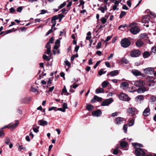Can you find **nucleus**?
I'll return each instance as SVG.
<instances>
[{"label":"nucleus","mask_w":156,"mask_h":156,"mask_svg":"<svg viewBox=\"0 0 156 156\" xmlns=\"http://www.w3.org/2000/svg\"><path fill=\"white\" fill-rule=\"evenodd\" d=\"M95 101H97L98 102H101L102 101V98L96 95H94L93 98L91 99V102L92 103H94L95 102Z\"/></svg>","instance_id":"obj_16"},{"label":"nucleus","mask_w":156,"mask_h":156,"mask_svg":"<svg viewBox=\"0 0 156 156\" xmlns=\"http://www.w3.org/2000/svg\"><path fill=\"white\" fill-rule=\"evenodd\" d=\"M119 72L117 70L112 71L110 73V75L112 76H117Z\"/></svg>","instance_id":"obj_22"},{"label":"nucleus","mask_w":156,"mask_h":156,"mask_svg":"<svg viewBox=\"0 0 156 156\" xmlns=\"http://www.w3.org/2000/svg\"><path fill=\"white\" fill-rule=\"evenodd\" d=\"M108 84V82L105 81L102 83L101 86L103 88H105L107 87Z\"/></svg>","instance_id":"obj_31"},{"label":"nucleus","mask_w":156,"mask_h":156,"mask_svg":"<svg viewBox=\"0 0 156 156\" xmlns=\"http://www.w3.org/2000/svg\"><path fill=\"white\" fill-rule=\"evenodd\" d=\"M118 113L117 112H115L113 113L111 115V116L113 117H114L116 116H117L118 115Z\"/></svg>","instance_id":"obj_55"},{"label":"nucleus","mask_w":156,"mask_h":156,"mask_svg":"<svg viewBox=\"0 0 156 156\" xmlns=\"http://www.w3.org/2000/svg\"><path fill=\"white\" fill-rule=\"evenodd\" d=\"M132 144L135 147L137 146L139 147H143L142 144L136 143H132Z\"/></svg>","instance_id":"obj_34"},{"label":"nucleus","mask_w":156,"mask_h":156,"mask_svg":"<svg viewBox=\"0 0 156 156\" xmlns=\"http://www.w3.org/2000/svg\"><path fill=\"white\" fill-rule=\"evenodd\" d=\"M101 42H99L97 44L96 48L97 49H99L100 48L101 46Z\"/></svg>","instance_id":"obj_48"},{"label":"nucleus","mask_w":156,"mask_h":156,"mask_svg":"<svg viewBox=\"0 0 156 156\" xmlns=\"http://www.w3.org/2000/svg\"><path fill=\"white\" fill-rule=\"evenodd\" d=\"M52 29L53 28H51V29L49 30L48 32L46 34V35L48 36L49 34L50 33H51L52 32Z\"/></svg>","instance_id":"obj_56"},{"label":"nucleus","mask_w":156,"mask_h":156,"mask_svg":"<svg viewBox=\"0 0 156 156\" xmlns=\"http://www.w3.org/2000/svg\"><path fill=\"white\" fill-rule=\"evenodd\" d=\"M45 48H47V50L45 51L46 52H45L44 53L47 54L49 56H51L52 55V53L51 52V45H46L45 46Z\"/></svg>","instance_id":"obj_12"},{"label":"nucleus","mask_w":156,"mask_h":156,"mask_svg":"<svg viewBox=\"0 0 156 156\" xmlns=\"http://www.w3.org/2000/svg\"><path fill=\"white\" fill-rule=\"evenodd\" d=\"M143 42L140 40H138L136 41V45L138 47H141L143 44Z\"/></svg>","instance_id":"obj_28"},{"label":"nucleus","mask_w":156,"mask_h":156,"mask_svg":"<svg viewBox=\"0 0 156 156\" xmlns=\"http://www.w3.org/2000/svg\"><path fill=\"white\" fill-rule=\"evenodd\" d=\"M66 5V3L65 2H64L63 3L61 4L60 6L58 7V8H59V9H61L64 6H65Z\"/></svg>","instance_id":"obj_46"},{"label":"nucleus","mask_w":156,"mask_h":156,"mask_svg":"<svg viewBox=\"0 0 156 156\" xmlns=\"http://www.w3.org/2000/svg\"><path fill=\"white\" fill-rule=\"evenodd\" d=\"M136 98L137 100H142L144 99V96L142 95H139L137 96L136 97Z\"/></svg>","instance_id":"obj_35"},{"label":"nucleus","mask_w":156,"mask_h":156,"mask_svg":"<svg viewBox=\"0 0 156 156\" xmlns=\"http://www.w3.org/2000/svg\"><path fill=\"white\" fill-rule=\"evenodd\" d=\"M122 62L126 64H128L129 62L128 60L124 58H122Z\"/></svg>","instance_id":"obj_40"},{"label":"nucleus","mask_w":156,"mask_h":156,"mask_svg":"<svg viewBox=\"0 0 156 156\" xmlns=\"http://www.w3.org/2000/svg\"><path fill=\"white\" fill-rule=\"evenodd\" d=\"M156 101V97L152 96L150 98V101L151 102H154Z\"/></svg>","instance_id":"obj_41"},{"label":"nucleus","mask_w":156,"mask_h":156,"mask_svg":"<svg viewBox=\"0 0 156 156\" xmlns=\"http://www.w3.org/2000/svg\"><path fill=\"white\" fill-rule=\"evenodd\" d=\"M64 63L66 65L68 66V68H69L71 66V64L70 62L67 60L64 61Z\"/></svg>","instance_id":"obj_44"},{"label":"nucleus","mask_w":156,"mask_h":156,"mask_svg":"<svg viewBox=\"0 0 156 156\" xmlns=\"http://www.w3.org/2000/svg\"><path fill=\"white\" fill-rule=\"evenodd\" d=\"M135 153L137 156H145V153L141 148H137L135 150Z\"/></svg>","instance_id":"obj_3"},{"label":"nucleus","mask_w":156,"mask_h":156,"mask_svg":"<svg viewBox=\"0 0 156 156\" xmlns=\"http://www.w3.org/2000/svg\"><path fill=\"white\" fill-rule=\"evenodd\" d=\"M113 101V100L112 98L107 99L102 102L101 104V106H108Z\"/></svg>","instance_id":"obj_8"},{"label":"nucleus","mask_w":156,"mask_h":156,"mask_svg":"<svg viewBox=\"0 0 156 156\" xmlns=\"http://www.w3.org/2000/svg\"><path fill=\"white\" fill-rule=\"evenodd\" d=\"M26 149L25 147H24L23 145H19L18 147V150L20 151L22 150H25Z\"/></svg>","instance_id":"obj_43"},{"label":"nucleus","mask_w":156,"mask_h":156,"mask_svg":"<svg viewBox=\"0 0 156 156\" xmlns=\"http://www.w3.org/2000/svg\"><path fill=\"white\" fill-rule=\"evenodd\" d=\"M53 40H54V38H53V37H51L50 38V39L49 40V41L47 43V44L46 45H50V43H52L53 42Z\"/></svg>","instance_id":"obj_42"},{"label":"nucleus","mask_w":156,"mask_h":156,"mask_svg":"<svg viewBox=\"0 0 156 156\" xmlns=\"http://www.w3.org/2000/svg\"><path fill=\"white\" fill-rule=\"evenodd\" d=\"M104 90L103 88H98L96 90L95 93L96 94L103 93Z\"/></svg>","instance_id":"obj_26"},{"label":"nucleus","mask_w":156,"mask_h":156,"mask_svg":"<svg viewBox=\"0 0 156 156\" xmlns=\"http://www.w3.org/2000/svg\"><path fill=\"white\" fill-rule=\"evenodd\" d=\"M107 19L105 18V17H102L101 19V21L102 24H105L107 21Z\"/></svg>","instance_id":"obj_38"},{"label":"nucleus","mask_w":156,"mask_h":156,"mask_svg":"<svg viewBox=\"0 0 156 156\" xmlns=\"http://www.w3.org/2000/svg\"><path fill=\"white\" fill-rule=\"evenodd\" d=\"M132 73L133 75L136 76H143V74L138 70L133 69L132 70Z\"/></svg>","instance_id":"obj_13"},{"label":"nucleus","mask_w":156,"mask_h":156,"mask_svg":"<svg viewBox=\"0 0 156 156\" xmlns=\"http://www.w3.org/2000/svg\"><path fill=\"white\" fill-rule=\"evenodd\" d=\"M150 17L148 15L144 16L142 20V22L143 23H148L149 21Z\"/></svg>","instance_id":"obj_17"},{"label":"nucleus","mask_w":156,"mask_h":156,"mask_svg":"<svg viewBox=\"0 0 156 156\" xmlns=\"http://www.w3.org/2000/svg\"><path fill=\"white\" fill-rule=\"evenodd\" d=\"M151 53L152 54V53L154 54L156 53V47H154L152 48Z\"/></svg>","instance_id":"obj_45"},{"label":"nucleus","mask_w":156,"mask_h":156,"mask_svg":"<svg viewBox=\"0 0 156 156\" xmlns=\"http://www.w3.org/2000/svg\"><path fill=\"white\" fill-rule=\"evenodd\" d=\"M101 112L100 110H98L93 112L92 115L94 116H99L101 114Z\"/></svg>","instance_id":"obj_18"},{"label":"nucleus","mask_w":156,"mask_h":156,"mask_svg":"<svg viewBox=\"0 0 156 156\" xmlns=\"http://www.w3.org/2000/svg\"><path fill=\"white\" fill-rule=\"evenodd\" d=\"M124 121V118L120 117L116 118L114 120V123L118 125L122 124Z\"/></svg>","instance_id":"obj_9"},{"label":"nucleus","mask_w":156,"mask_h":156,"mask_svg":"<svg viewBox=\"0 0 156 156\" xmlns=\"http://www.w3.org/2000/svg\"><path fill=\"white\" fill-rule=\"evenodd\" d=\"M5 134L2 130H0V136H4Z\"/></svg>","instance_id":"obj_61"},{"label":"nucleus","mask_w":156,"mask_h":156,"mask_svg":"<svg viewBox=\"0 0 156 156\" xmlns=\"http://www.w3.org/2000/svg\"><path fill=\"white\" fill-rule=\"evenodd\" d=\"M14 29V28H13L12 29L8 30H6L5 31V33L4 34V35H5L6 34H8L9 33H11L13 31V30Z\"/></svg>","instance_id":"obj_50"},{"label":"nucleus","mask_w":156,"mask_h":156,"mask_svg":"<svg viewBox=\"0 0 156 156\" xmlns=\"http://www.w3.org/2000/svg\"><path fill=\"white\" fill-rule=\"evenodd\" d=\"M80 4L79 5V6H80L81 5H84L85 2L83 1V0H80Z\"/></svg>","instance_id":"obj_54"},{"label":"nucleus","mask_w":156,"mask_h":156,"mask_svg":"<svg viewBox=\"0 0 156 156\" xmlns=\"http://www.w3.org/2000/svg\"><path fill=\"white\" fill-rule=\"evenodd\" d=\"M141 54V52L139 50H134L131 51L130 55L133 57H137L139 56Z\"/></svg>","instance_id":"obj_4"},{"label":"nucleus","mask_w":156,"mask_h":156,"mask_svg":"<svg viewBox=\"0 0 156 156\" xmlns=\"http://www.w3.org/2000/svg\"><path fill=\"white\" fill-rule=\"evenodd\" d=\"M86 108L88 111H91L93 110L94 107L91 105H88L87 106Z\"/></svg>","instance_id":"obj_27"},{"label":"nucleus","mask_w":156,"mask_h":156,"mask_svg":"<svg viewBox=\"0 0 156 156\" xmlns=\"http://www.w3.org/2000/svg\"><path fill=\"white\" fill-rule=\"evenodd\" d=\"M67 92V90L66 89V87L65 86H64L63 88L62 89V94L63 93H66Z\"/></svg>","instance_id":"obj_51"},{"label":"nucleus","mask_w":156,"mask_h":156,"mask_svg":"<svg viewBox=\"0 0 156 156\" xmlns=\"http://www.w3.org/2000/svg\"><path fill=\"white\" fill-rule=\"evenodd\" d=\"M62 106L63 108L65 109L68 108L67 104L66 103H64L63 104Z\"/></svg>","instance_id":"obj_60"},{"label":"nucleus","mask_w":156,"mask_h":156,"mask_svg":"<svg viewBox=\"0 0 156 156\" xmlns=\"http://www.w3.org/2000/svg\"><path fill=\"white\" fill-rule=\"evenodd\" d=\"M41 12L40 13V14H44L47 12V11L45 10L44 9H43L41 11Z\"/></svg>","instance_id":"obj_58"},{"label":"nucleus","mask_w":156,"mask_h":156,"mask_svg":"<svg viewBox=\"0 0 156 156\" xmlns=\"http://www.w3.org/2000/svg\"><path fill=\"white\" fill-rule=\"evenodd\" d=\"M57 16V17L58 18V19H59V22H60L62 18L64 17V15L62 14H59L58 15H56Z\"/></svg>","instance_id":"obj_36"},{"label":"nucleus","mask_w":156,"mask_h":156,"mask_svg":"<svg viewBox=\"0 0 156 156\" xmlns=\"http://www.w3.org/2000/svg\"><path fill=\"white\" fill-rule=\"evenodd\" d=\"M154 71V68L152 67H148L144 69V73L146 74H151Z\"/></svg>","instance_id":"obj_10"},{"label":"nucleus","mask_w":156,"mask_h":156,"mask_svg":"<svg viewBox=\"0 0 156 156\" xmlns=\"http://www.w3.org/2000/svg\"><path fill=\"white\" fill-rule=\"evenodd\" d=\"M38 122L39 124L41 126H44L48 125V122L47 121L43 119L39 120Z\"/></svg>","instance_id":"obj_19"},{"label":"nucleus","mask_w":156,"mask_h":156,"mask_svg":"<svg viewBox=\"0 0 156 156\" xmlns=\"http://www.w3.org/2000/svg\"><path fill=\"white\" fill-rule=\"evenodd\" d=\"M98 10H100L102 13H104L105 11L107 9V6L106 5L104 6L103 7L101 6L98 9Z\"/></svg>","instance_id":"obj_23"},{"label":"nucleus","mask_w":156,"mask_h":156,"mask_svg":"<svg viewBox=\"0 0 156 156\" xmlns=\"http://www.w3.org/2000/svg\"><path fill=\"white\" fill-rule=\"evenodd\" d=\"M120 99L126 101H128L130 100L128 95L124 93H121L119 95Z\"/></svg>","instance_id":"obj_5"},{"label":"nucleus","mask_w":156,"mask_h":156,"mask_svg":"<svg viewBox=\"0 0 156 156\" xmlns=\"http://www.w3.org/2000/svg\"><path fill=\"white\" fill-rule=\"evenodd\" d=\"M140 37L141 39H144V40H147L148 37L147 34H141L140 35Z\"/></svg>","instance_id":"obj_25"},{"label":"nucleus","mask_w":156,"mask_h":156,"mask_svg":"<svg viewBox=\"0 0 156 156\" xmlns=\"http://www.w3.org/2000/svg\"><path fill=\"white\" fill-rule=\"evenodd\" d=\"M19 122L18 120H16L15 121V123L9 126V128L11 130H13L15 128H16L18 126L19 124Z\"/></svg>","instance_id":"obj_20"},{"label":"nucleus","mask_w":156,"mask_h":156,"mask_svg":"<svg viewBox=\"0 0 156 156\" xmlns=\"http://www.w3.org/2000/svg\"><path fill=\"white\" fill-rule=\"evenodd\" d=\"M51 56H47L45 55H44L43 56V59L47 61H49L50 60Z\"/></svg>","instance_id":"obj_30"},{"label":"nucleus","mask_w":156,"mask_h":156,"mask_svg":"<svg viewBox=\"0 0 156 156\" xmlns=\"http://www.w3.org/2000/svg\"><path fill=\"white\" fill-rule=\"evenodd\" d=\"M101 62V61H98L94 66V69H96Z\"/></svg>","instance_id":"obj_52"},{"label":"nucleus","mask_w":156,"mask_h":156,"mask_svg":"<svg viewBox=\"0 0 156 156\" xmlns=\"http://www.w3.org/2000/svg\"><path fill=\"white\" fill-rule=\"evenodd\" d=\"M129 84L128 83L126 82H122L120 85V87L122 88L123 89H124L125 87L128 86Z\"/></svg>","instance_id":"obj_24"},{"label":"nucleus","mask_w":156,"mask_h":156,"mask_svg":"<svg viewBox=\"0 0 156 156\" xmlns=\"http://www.w3.org/2000/svg\"><path fill=\"white\" fill-rule=\"evenodd\" d=\"M128 112L131 115H133L137 114V110L134 107L129 108L127 109Z\"/></svg>","instance_id":"obj_7"},{"label":"nucleus","mask_w":156,"mask_h":156,"mask_svg":"<svg viewBox=\"0 0 156 156\" xmlns=\"http://www.w3.org/2000/svg\"><path fill=\"white\" fill-rule=\"evenodd\" d=\"M105 64L106 66L108 67H111L109 63L108 62H105Z\"/></svg>","instance_id":"obj_62"},{"label":"nucleus","mask_w":156,"mask_h":156,"mask_svg":"<svg viewBox=\"0 0 156 156\" xmlns=\"http://www.w3.org/2000/svg\"><path fill=\"white\" fill-rule=\"evenodd\" d=\"M148 89H147L144 86L139 87L137 90V92L138 93H143L144 92L148 91Z\"/></svg>","instance_id":"obj_11"},{"label":"nucleus","mask_w":156,"mask_h":156,"mask_svg":"<svg viewBox=\"0 0 156 156\" xmlns=\"http://www.w3.org/2000/svg\"><path fill=\"white\" fill-rule=\"evenodd\" d=\"M134 84L136 86L140 87H144L145 84V82L142 80H138L134 82Z\"/></svg>","instance_id":"obj_6"},{"label":"nucleus","mask_w":156,"mask_h":156,"mask_svg":"<svg viewBox=\"0 0 156 156\" xmlns=\"http://www.w3.org/2000/svg\"><path fill=\"white\" fill-rule=\"evenodd\" d=\"M150 55L149 53L148 52L145 51L143 55V57L144 58H146Z\"/></svg>","instance_id":"obj_32"},{"label":"nucleus","mask_w":156,"mask_h":156,"mask_svg":"<svg viewBox=\"0 0 156 156\" xmlns=\"http://www.w3.org/2000/svg\"><path fill=\"white\" fill-rule=\"evenodd\" d=\"M58 19V18L57 17V16L55 15L53 16L51 19V23L52 25L51 26L52 28L54 27L56 24V20Z\"/></svg>","instance_id":"obj_15"},{"label":"nucleus","mask_w":156,"mask_h":156,"mask_svg":"<svg viewBox=\"0 0 156 156\" xmlns=\"http://www.w3.org/2000/svg\"><path fill=\"white\" fill-rule=\"evenodd\" d=\"M131 42L130 41L126 38H124L121 41V46L124 48L128 47L130 44Z\"/></svg>","instance_id":"obj_2"},{"label":"nucleus","mask_w":156,"mask_h":156,"mask_svg":"<svg viewBox=\"0 0 156 156\" xmlns=\"http://www.w3.org/2000/svg\"><path fill=\"white\" fill-rule=\"evenodd\" d=\"M23 9V8L21 6L19 7L17 9V11L18 12H21Z\"/></svg>","instance_id":"obj_59"},{"label":"nucleus","mask_w":156,"mask_h":156,"mask_svg":"<svg viewBox=\"0 0 156 156\" xmlns=\"http://www.w3.org/2000/svg\"><path fill=\"white\" fill-rule=\"evenodd\" d=\"M127 125L126 124H124L123 127V129L125 133L127 132Z\"/></svg>","instance_id":"obj_37"},{"label":"nucleus","mask_w":156,"mask_h":156,"mask_svg":"<svg viewBox=\"0 0 156 156\" xmlns=\"http://www.w3.org/2000/svg\"><path fill=\"white\" fill-rule=\"evenodd\" d=\"M4 143L7 145H9L10 142L11 140L8 137H6L5 139L4 140Z\"/></svg>","instance_id":"obj_29"},{"label":"nucleus","mask_w":156,"mask_h":156,"mask_svg":"<svg viewBox=\"0 0 156 156\" xmlns=\"http://www.w3.org/2000/svg\"><path fill=\"white\" fill-rule=\"evenodd\" d=\"M134 124V121H133L130 120L129 121L128 125L129 126H132Z\"/></svg>","instance_id":"obj_47"},{"label":"nucleus","mask_w":156,"mask_h":156,"mask_svg":"<svg viewBox=\"0 0 156 156\" xmlns=\"http://www.w3.org/2000/svg\"><path fill=\"white\" fill-rule=\"evenodd\" d=\"M126 14V12L123 11H122L119 16V18H122L123 17L125 16Z\"/></svg>","instance_id":"obj_39"},{"label":"nucleus","mask_w":156,"mask_h":156,"mask_svg":"<svg viewBox=\"0 0 156 156\" xmlns=\"http://www.w3.org/2000/svg\"><path fill=\"white\" fill-rule=\"evenodd\" d=\"M150 109L149 108H146L143 112V115L145 116H147L150 113Z\"/></svg>","instance_id":"obj_21"},{"label":"nucleus","mask_w":156,"mask_h":156,"mask_svg":"<svg viewBox=\"0 0 156 156\" xmlns=\"http://www.w3.org/2000/svg\"><path fill=\"white\" fill-rule=\"evenodd\" d=\"M130 27V32L133 34H136L140 31V29L136 26V23H132L129 25Z\"/></svg>","instance_id":"obj_1"},{"label":"nucleus","mask_w":156,"mask_h":156,"mask_svg":"<svg viewBox=\"0 0 156 156\" xmlns=\"http://www.w3.org/2000/svg\"><path fill=\"white\" fill-rule=\"evenodd\" d=\"M52 29L53 28H51V29L49 30L48 32L46 34V35L48 36L49 34L50 33H51L52 32Z\"/></svg>","instance_id":"obj_57"},{"label":"nucleus","mask_w":156,"mask_h":156,"mask_svg":"<svg viewBox=\"0 0 156 156\" xmlns=\"http://www.w3.org/2000/svg\"><path fill=\"white\" fill-rule=\"evenodd\" d=\"M146 81L152 83H154L156 82V80H155V79L153 77L150 76H147L146 78Z\"/></svg>","instance_id":"obj_14"},{"label":"nucleus","mask_w":156,"mask_h":156,"mask_svg":"<svg viewBox=\"0 0 156 156\" xmlns=\"http://www.w3.org/2000/svg\"><path fill=\"white\" fill-rule=\"evenodd\" d=\"M120 146L123 147H126L127 145V143L125 141H122L120 144Z\"/></svg>","instance_id":"obj_33"},{"label":"nucleus","mask_w":156,"mask_h":156,"mask_svg":"<svg viewBox=\"0 0 156 156\" xmlns=\"http://www.w3.org/2000/svg\"><path fill=\"white\" fill-rule=\"evenodd\" d=\"M146 156H156V155L151 153H149L147 154Z\"/></svg>","instance_id":"obj_64"},{"label":"nucleus","mask_w":156,"mask_h":156,"mask_svg":"<svg viewBox=\"0 0 156 156\" xmlns=\"http://www.w3.org/2000/svg\"><path fill=\"white\" fill-rule=\"evenodd\" d=\"M78 57V55L77 54L76 55H73L71 57V61H73L75 58H77Z\"/></svg>","instance_id":"obj_49"},{"label":"nucleus","mask_w":156,"mask_h":156,"mask_svg":"<svg viewBox=\"0 0 156 156\" xmlns=\"http://www.w3.org/2000/svg\"><path fill=\"white\" fill-rule=\"evenodd\" d=\"M106 73V71H103L102 70H100L98 73V75H99L101 76V75H102L103 74H105Z\"/></svg>","instance_id":"obj_53"},{"label":"nucleus","mask_w":156,"mask_h":156,"mask_svg":"<svg viewBox=\"0 0 156 156\" xmlns=\"http://www.w3.org/2000/svg\"><path fill=\"white\" fill-rule=\"evenodd\" d=\"M9 10L10 12L12 13H13L15 11V9L13 7H12L11 8H10L9 9Z\"/></svg>","instance_id":"obj_63"}]
</instances>
